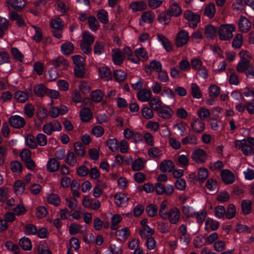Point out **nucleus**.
<instances>
[{"label": "nucleus", "instance_id": "obj_1", "mask_svg": "<svg viewBox=\"0 0 254 254\" xmlns=\"http://www.w3.org/2000/svg\"><path fill=\"white\" fill-rule=\"evenodd\" d=\"M235 29V27L233 24H224L221 25L218 31L219 39L224 41L229 40L233 37V32L234 31Z\"/></svg>", "mask_w": 254, "mask_h": 254}, {"label": "nucleus", "instance_id": "obj_2", "mask_svg": "<svg viewBox=\"0 0 254 254\" xmlns=\"http://www.w3.org/2000/svg\"><path fill=\"white\" fill-rule=\"evenodd\" d=\"M236 69L237 71L240 73L245 72L247 77L252 76L254 78V66L248 60L244 59L240 60Z\"/></svg>", "mask_w": 254, "mask_h": 254}, {"label": "nucleus", "instance_id": "obj_3", "mask_svg": "<svg viewBox=\"0 0 254 254\" xmlns=\"http://www.w3.org/2000/svg\"><path fill=\"white\" fill-rule=\"evenodd\" d=\"M180 212L178 208L173 207L168 210L161 218L164 220H169L172 224H176L180 220Z\"/></svg>", "mask_w": 254, "mask_h": 254}, {"label": "nucleus", "instance_id": "obj_4", "mask_svg": "<svg viewBox=\"0 0 254 254\" xmlns=\"http://www.w3.org/2000/svg\"><path fill=\"white\" fill-rule=\"evenodd\" d=\"M8 121L10 126L15 129H21L24 127L26 124L25 119L18 115L11 116Z\"/></svg>", "mask_w": 254, "mask_h": 254}, {"label": "nucleus", "instance_id": "obj_5", "mask_svg": "<svg viewBox=\"0 0 254 254\" xmlns=\"http://www.w3.org/2000/svg\"><path fill=\"white\" fill-rule=\"evenodd\" d=\"M184 16L185 19L189 21V26L193 28L197 26V23L200 20L199 14L194 13L190 10L185 11L184 13Z\"/></svg>", "mask_w": 254, "mask_h": 254}, {"label": "nucleus", "instance_id": "obj_6", "mask_svg": "<svg viewBox=\"0 0 254 254\" xmlns=\"http://www.w3.org/2000/svg\"><path fill=\"white\" fill-rule=\"evenodd\" d=\"M189 39V33L184 30H181L178 33L176 40V45L178 47L185 45Z\"/></svg>", "mask_w": 254, "mask_h": 254}, {"label": "nucleus", "instance_id": "obj_7", "mask_svg": "<svg viewBox=\"0 0 254 254\" xmlns=\"http://www.w3.org/2000/svg\"><path fill=\"white\" fill-rule=\"evenodd\" d=\"M134 54L133 59H131V61L134 63H137L140 60L144 61L148 59L147 53L143 48L136 49Z\"/></svg>", "mask_w": 254, "mask_h": 254}, {"label": "nucleus", "instance_id": "obj_8", "mask_svg": "<svg viewBox=\"0 0 254 254\" xmlns=\"http://www.w3.org/2000/svg\"><path fill=\"white\" fill-rule=\"evenodd\" d=\"M238 26L241 32L246 33L251 29L252 24L247 18L241 16L239 20Z\"/></svg>", "mask_w": 254, "mask_h": 254}, {"label": "nucleus", "instance_id": "obj_9", "mask_svg": "<svg viewBox=\"0 0 254 254\" xmlns=\"http://www.w3.org/2000/svg\"><path fill=\"white\" fill-rule=\"evenodd\" d=\"M191 158L197 163H202L206 158V154L203 150L198 149L192 152Z\"/></svg>", "mask_w": 254, "mask_h": 254}, {"label": "nucleus", "instance_id": "obj_10", "mask_svg": "<svg viewBox=\"0 0 254 254\" xmlns=\"http://www.w3.org/2000/svg\"><path fill=\"white\" fill-rule=\"evenodd\" d=\"M221 176L224 183L226 184H232L235 180L234 174L227 169L221 171Z\"/></svg>", "mask_w": 254, "mask_h": 254}, {"label": "nucleus", "instance_id": "obj_11", "mask_svg": "<svg viewBox=\"0 0 254 254\" xmlns=\"http://www.w3.org/2000/svg\"><path fill=\"white\" fill-rule=\"evenodd\" d=\"M218 30L213 25H206L204 28V35L206 37L214 39L216 37Z\"/></svg>", "mask_w": 254, "mask_h": 254}, {"label": "nucleus", "instance_id": "obj_12", "mask_svg": "<svg viewBox=\"0 0 254 254\" xmlns=\"http://www.w3.org/2000/svg\"><path fill=\"white\" fill-rule=\"evenodd\" d=\"M159 168L162 172H171L175 168V164L172 161L166 160L160 163Z\"/></svg>", "mask_w": 254, "mask_h": 254}, {"label": "nucleus", "instance_id": "obj_13", "mask_svg": "<svg viewBox=\"0 0 254 254\" xmlns=\"http://www.w3.org/2000/svg\"><path fill=\"white\" fill-rule=\"evenodd\" d=\"M152 93L151 90L147 89H141L137 94L138 99L141 102H147L151 99Z\"/></svg>", "mask_w": 254, "mask_h": 254}, {"label": "nucleus", "instance_id": "obj_14", "mask_svg": "<svg viewBox=\"0 0 254 254\" xmlns=\"http://www.w3.org/2000/svg\"><path fill=\"white\" fill-rule=\"evenodd\" d=\"M115 201L118 206L127 205L129 199L124 193H116L114 195Z\"/></svg>", "mask_w": 254, "mask_h": 254}, {"label": "nucleus", "instance_id": "obj_15", "mask_svg": "<svg viewBox=\"0 0 254 254\" xmlns=\"http://www.w3.org/2000/svg\"><path fill=\"white\" fill-rule=\"evenodd\" d=\"M80 116L82 122H88L92 118L90 109L87 107L82 108L80 111Z\"/></svg>", "mask_w": 254, "mask_h": 254}, {"label": "nucleus", "instance_id": "obj_16", "mask_svg": "<svg viewBox=\"0 0 254 254\" xmlns=\"http://www.w3.org/2000/svg\"><path fill=\"white\" fill-rule=\"evenodd\" d=\"M154 233V230L149 226H144L143 227H141L139 231V234L142 239H147L149 237H151Z\"/></svg>", "mask_w": 254, "mask_h": 254}, {"label": "nucleus", "instance_id": "obj_17", "mask_svg": "<svg viewBox=\"0 0 254 254\" xmlns=\"http://www.w3.org/2000/svg\"><path fill=\"white\" fill-rule=\"evenodd\" d=\"M6 3L17 11L21 10L25 5V2L23 0H7Z\"/></svg>", "mask_w": 254, "mask_h": 254}, {"label": "nucleus", "instance_id": "obj_18", "mask_svg": "<svg viewBox=\"0 0 254 254\" xmlns=\"http://www.w3.org/2000/svg\"><path fill=\"white\" fill-rule=\"evenodd\" d=\"M173 114L172 110L168 107L163 106L158 111V115L164 119H169Z\"/></svg>", "mask_w": 254, "mask_h": 254}, {"label": "nucleus", "instance_id": "obj_19", "mask_svg": "<svg viewBox=\"0 0 254 254\" xmlns=\"http://www.w3.org/2000/svg\"><path fill=\"white\" fill-rule=\"evenodd\" d=\"M151 68L158 71L162 69V64L160 62L156 60H152L150 62L149 65H146L145 66V70L146 72L151 73Z\"/></svg>", "mask_w": 254, "mask_h": 254}, {"label": "nucleus", "instance_id": "obj_20", "mask_svg": "<svg viewBox=\"0 0 254 254\" xmlns=\"http://www.w3.org/2000/svg\"><path fill=\"white\" fill-rule=\"evenodd\" d=\"M51 62L56 68L57 67L64 68L67 66L68 64L67 61L63 57H59L55 59H53Z\"/></svg>", "mask_w": 254, "mask_h": 254}, {"label": "nucleus", "instance_id": "obj_21", "mask_svg": "<svg viewBox=\"0 0 254 254\" xmlns=\"http://www.w3.org/2000/svg\"><path fill=\"white\" fill-rule=\"evenodd\" d=\"M60 164L55 158H50L47 164V170L50 172H54L58 170Z\"/></svg>", "mask_w": 254, "mask_h": 254}, {"label": "nucleus", "instance_id": "obj_22", "mask_svg": "<svg viewBox=\"0 0 254 254\" xmlns=\"http://www.w3.org/2000/svg\"><path fill=\"white\" fill-rule=\"evenodd\" d=\"M216 12L215 7L214 3L210 2L204 8V15L209 18L214 16Z\"/></svg>", "mask_w": 254, "mask_h": 254}, {"label": "nucleus", "instance_id": "obj_23", "mask_svg": "<svg viewBox=\"0 0 254 254\" xmlns=\"http://www.w3.org/2000/svg\"><path fill=\"white\" fill-rule=\"evenodd\" d=\"M167 11L168 14H169L170 16H178L182 12L181 8L176 2L171 5L170 8L167 10Z\"/></svg>", "mask_w": 254, "mask_h": 254}, {"label": "nucleus", "instance_id": "obj_24", "mask_svg": "<svg viewBox=\"0 0 254 254\" xmlns=\"http://www.w3.org/2000/svg\"><path fill=\"white\" fill-rule=\"evenodd\" d=\"M114 54L112 55V59L114 63L117 65H120L122 64L124 57L122 53L119 50H113Z\"/></svg>", "mask_w": 254, "mask_h": 254}, {"label": "nucleus", "instance_id": "obj_25", "mask_svg": "<svg viewBox=\"0 0 254 254\" xmlns=\"http://www.w3.org/2000/svg\"><path fill=\"white\" fill-rule=\"evenodd\" d=\"M47 91V88L43 84L35 85L33 87L34 94L39 97H43L46 94Z\"/></svg>", "mask_w": 254, "mask_h": 254}, {"label": "nucleus", "instance_id": "obj_26", "mask_svg": "<svg viewBox=\"0 0 254 254\" xmlns=\"http://www.w3.org/2000/svg\"><path fill=\"white\" fill-rule=\"evenodd\" d=\"M101 77L106 80H109L112 77V72L107 67L102 66L99 69Z\"/></svg>", "mask_w": 254, "mask_h": 254}, {"label": "nucleus", "instance_id": "obj_27", "mask_svg": "<svg viewBox=\"0 0 254 254\" xmlns=\"http://www.w3.org/2000/svg\"><path fill=\"white\" fill-rule=\"evenodd\" d=\"M88 24L89 28L93 31H97L99 28V23L93 15L88 16Z\"/></svg>", "mask_w": 254, "mask_h": 254}, {"label": "nucleus", "instance_id": "obj_28", "mask_svg": "<svg viewBox=\"0 0 254 254\" xmlns=\"http://www.w3.org/2000/svg\"><path fill=\"white\" fill-rule=\"evenodd\" d=\"M74 45L70 42H66L61 46V51L64 55H69L74 50Z\"/></svg>", "mask_w": 254, "mask_h": 254}, {"label": "nucleus", "instance_id": "obj_29", "mask_svg": "<svg viewBox=\"0 0 254 254\" xmlns=\"http://www.w3.org/2000/svg\"><path fill=\"white\" fill-rule=\"evenodd\" d=\"M191 128L193 131L197 132H202L204 128V124L198 120H194L191 124Z\"/></svg>", "mask_w": 254, "mask_h": 254}, {"label": "nucleus", "instance_id": "obj_30", "mask_svg": "<svg viewBox=\"0 0 254 254\" xmlns=\"http://www.w3.org/2000/svg\"><path fill=\"white\" fill-rule=\"evenodd\" d=\"M149 105L152 109L157 112L163 106L160 99L155 97L150 99Z\"/></svg>", "mask_w": 254, "mask_h": 254}, {"label": "nucleus", "instance_id": "obj_31", "mask_svg": "<svg viewBox=\"0 0 254 254\" xmlns=\"http://www.w3.org/2000/svg\"><path fill=\"white\" fill-rule=\"evenodd\" d=\"M145 162V161L142 158H138L132 162L131 168L134 171L141 170L144 168Z\"/></svg>", "mask_w": 254, "mask_h": 254}, {"label": "nucleus", "instance_id": "obj_32", "mask_svg": "<svg viewBox=\"0 0 254 254\" xmlns=\"http://www.w3.org/2000/svg\"><path fill=\"white\" fill-rule=\"evenodd\" d=\"M146 5L143 1L133 2L129 5L132 11H141L145 9Z\"/></svg>", "mask_w": 254, "mask_h": 254}, {"label": "nucleus", "instance_id": "obj_33", "mask_svg": "<svg viewBox=\"0 0 254 254\" xmlns=\"http://www.w3.org/2000/svg\"><path fill=\"white\" fill-rule=\"evenodd\" d=\"M158 39L162 42L164 47L167 52H170L172 49V46L169 40L163 35L158 34Z\"/></svg>", "mask_w": 254, "mask_h": 254}, {"label": "nucleus", "instance_id": "obj_34", "mask_svg": "<svg viewBox=\"0 0 254 254\" xmlns=\"http://www.w3.org/2000/svg\"><path fill=\"white\" fill-rule=\"evenodd\" d=\"M10 19L12 21H16V24L19 27L25 26V22L22 17L15 11L10 12Z\"/></svg>", "mask_w": 254, "mask_h": 254}, {"label": "nucleus", "instance_id": "obj_35", "mask_svg": "<svg viewBox=\"0 0 254 254\" xmlns=\"http://www.w3.org/2000/svg\"><path fill=\"white\" fill-rule=\"evenodd\" d=\"M19 244L24 251H29L32 248L31 241L28 238L23 237L19 240Z\"/></svg>", "mask_w": 254, "mask_h": 254}, {"label": "nucleus", "instance_id": "obj_36", "mask_svg": "<svg viewBox=\"0 0 254 254\" xmlns=\"http://www.w3.org/2000/svg\"><path fill=\"white\" fill-rule=\"evenodd\" d=\"M14 98L20 103L25 102L28 99V94L22 91H18L14 93Z\"/></svg>", "mask_w": 254, "mask_h": 254}, {"label": "nucleus", "instance_id": "obj_37", "mask_svg": "<svg viewBox=\"0 0 254 254\" xmlns=\"http://www.w3.org/2000/svg\"><path fill=\"white\" fill-rule=\"evenodd\" d=\"M191 94L194 98L199 99L202 96L199 87L196 83H192L190 87Z\"/></svg>", "mask_w": 254, "mask_h": 254}, {"label": "nucleus", "instance_id": "obj_38", "mask_svg": "<svg viewBox=\"0 0 254 254\" xmlns=\"http://www.w3.org/2000/svg\"><path fill=\"white\" fill-rule=\"evenodd\" d=\"M97 17L99 21L103 24H107L109 22L108 12L103 9H100L98 12Z\"/></svg>", "mask_w": 254, "mask_h": 254}, {"label": "nucleus", "instance_id": "obj_39", "mask_svg": "<svg viewBox=\"0 0 254 254\" xmlns=\"http://www.w3.org/2000/svg\"><path fill=\"white\" fill-rule=\"evenodd\" d=\"M74 148L76 154L79 156H83L85 153V148L83 144L77 141L74 144Z\"/></svg>", "mask_w": 254, "mask_h": 254}, {"label": "nucleus", "instance_id": "obj_40", "mask_svg": "<svg viewBox=\"0 0 254 254\" xmlns=\"http://www.w3.org/2000/svg\"><path fill=\"white\" fill-rule=\"evenodd\" d=\"M90 97L93 101L99 102L102 100L103 97V93L100 90H96L91 92Z\"/></svg>", "mask_w": 254, "mask_h": 254}, {"label": "nucleus", "instance_id": "obj_41", "mask_svg": "<svg viewBox=\"0 0 254 254\" xmlns=\"http://www.w3.org/2000/svg\"><path fill=\"white\" fill-rule=\"evenodd\" d=\"M145 211L149 217H152L156 215L158 207L154 204H150L146 206Z\"/></svg>", "mask_w": 254, "mask_h": 254}, {"label": "nucleus", "instance_id": "obj_42", "mask_svg": "<svg viewBox=\"0 0 254 254\" xmlns=\"http://www.w3.org/2000/svg\"><path fill=\"white\" fill-rule=\"evenodd\" d=\"M65 162L71 166H73L77 162V159L72 152H69L66 154Z\"/></svg>", "mask_w": 254, "mask_h": 254}, {"label": "nucleus", "instance_id": "obj_43", "mask_svg": "<svg viewBox=\"0 0 254 254\" xmlns=\"http://www.w3.org/2000/svg\"><path fill=\"white\" fill-rule=\"evenodd\" d=\"M106 145L112 151H116L119 147L118 141L116 138H110L106 141Z\"/></svg>", "mask_w": 254, "mask_h": 254}, {"label": "nucleus", "instance_id": "obj_44", "mask_svg": "<svg viewBox=\"0 0 254 254\" xmlns=\"http://www.w3.org/2000/svg\"><path fill=\"white\" fill-rule=\"evenodd\" d=\"M25 189V185L24 182L21 180H18L15 182L14 185V190L17 194H21L24 192Z\"/></svg>", "mask_w": 254, "mask_h": 254}, {"label": "nucleus", "instance_id": "obj_45", "mask_svg": "<svg viewBox=\"0 0 254 254\" xmlns=\"http://www.w3.org/2000/svg\"><path fill=\"white\" fill-rule=\"evenodd\" d=\"M252 206V202L250 200H244L242 201V209L245 214H248L251 212Z\"/></svg>", "mask_w": 254, "mask_h": 254}, {"label": "nucleus", "instance_id": "obj_46", "mask_svg": "<svg viewBox=\"0 0 254 254\" xmlns=\"http://www.w3.org/2000/svg\"><path fill=\"white\" fill-rule=\"evenodd\" d=\"M154 17L155 15L154 13L151 11L144 12L141 15L142 20L145 22L149 23H151L153 21Z\"/></svg>", "mask_w": 254, "mask_h": 254}, {"label": "nucleus", "instance_id": "obj_47", "mask_svg": "<svg viewBox=\"0 0 254 254\" xmlns=\"http://www.w3.org/2000/svg\"><path fill=\"white\" fill-rule=\"evenodd\" d=\"M26 142L27 145L31 149H35L37 147L35 137L33 134H29L26 136Z\"/></svg>", "mask_w": 254, "mask_h": 254}, {"label": "nucleus", "instance_id": "obj_48", "mask_svg": "<svg viewBox=\"0 0 254 254\" xmlns=\"http://www.w3.org/2000/svg\"><path fill=\"white\" fill-rule=\"evenodd\" d=\"M114 77L117 81H123L127 78V74L122 70H116L114 71Z\"/></svg>", "mask_w": 254, "mask_h": 254}, {"label": "nucleus", "instance_id": "obj_49", "mask_svg": "<svg viewBox=\"0 0 254 254\" xmlns=\"http://www.w3.org/2000/svg\"><path fill=\"white\" fill-rule=\"evenodd\" d=\"M183 144H196L197 143V137L195 135L190 134L188 136L182 140Z\"/></svg>", "mask_w": 254, "mask_h": 254}, {"label": "nucleus", "instance_id": "obj_50", "mask_svg": "<svg viewBox=\"0 0 254 254\" xmlns=\"http://www.w3.org/2000/svg\"><path fill=\"white\" fill-rule=\"evenodd\" d=\"M243 44V35L241 34H237L233 39L232 46L235 49H238L241 47Z\"/></svg>", "mask_w": 254, "mask_h": 254}, {"label": "nucleus", "instance_id": "obj_51", "mask_svg": "<svg viewBox=\"0 0 254 254\" xmlns=\"http://www.w3.org/2000/svg\"><path fill=\"white\" fill-rule=\"evenodd\" d=\"M48 202L55 206H58L61 203V199L58 194L51 193L48 197Z\"/></svg>", "mask_w": 254, "mask_h": 254}, {"label": "nucleus", "instance_id": "obj_52", "mask_svg": "<svg viewBox=\"0 0 254 254\" xmlns=\"http://www.w3.org/2000/svg\"><path fill=\"white\" fill-rule=\"evenodd\" d=\"M50 25L53 29H63L64 22L60 17H57L51 21Z\"/></svg>", "mask_w": 254, "mask_h": 254}, {"label": "nucleus", "instance_id": "obj_53", "mask_svg": "<svg viewBox=\"0 0 254 254\" xmlns=\"http://www.w3.org/2000/svg\"><path fill=\"white\" fill-rule=\"evenodd\" d=\"M10 166V169L13 172L19 173L22 171V164L18 161H11Z\"/></svg>", "mask_w": 254, "mask_h": 254}, {"label": "nucleus", "instance_id": "obj_54", "mask_svg": "<svg viewBox=\"0 0 254 254\" xmlns=\"http://www.w3.org/2000/svg\"><path fill=\"white\" fill-rule=\"evenodd\" d=\"M148 154L153 158H159L162 155L161 150L157 147H152L148 150Z\"/></svg>", "mask_w": 254, "mask_h": 254}, {"label": "nucleus", "instance_id": "obj_55", "mask_svg": "<svg viewBox=\"0 0 254 254\" xmlns=\"http://www.w3.org/2000/svg\"><path fill=\"white\" fill-rule=\"evenodd\" d=\"M207 170L204 168H201L198 172V180L200 183H203L208 177Z\"/></svg>", "mask_w": 254, "mask_h": 254}, {"label": "nucleus", "instance_id": "obj_56", "mask_svg": "<svg viewBox=\"0 0 254 254\" xmlns=\"http://www.w3.org/2000/svg\"><path fill=\"white\" fill-rule=\"evenodd\" d=\"M236 214V209L235 205L233 204H230L226 211V216L228 219H231L235 217Z\"/></svg>", "mask_w": 254, "mask_h": 254}, {"label": "nucleus", "instance_id": "obj_57", "mask_svg": "<svg viewBox=\"0 0 254 254\" xmlns=\"http://www.w3.org/2000/svg\"><path fill=\"white\" fill-rule=\"evenodd\" d=\"M153 109L148 107H143L141 110L142 116L146 119H150L153 117L154 112Z\"/></svg>", "mask_w": 254, "mask_h": 254}, {"label": "nucleus", "instance_id": "obj_58", "mask_svg": "<svg viewBox=\"0 0 254 254\" xmlns=\"http://www.w3.org/2000/svg\"><path fill=\"white\" fill-rule=\"evenodd\" d=\"M75 67L84 66L85 59L80 55H74L72 57Z\"/></svg>", "mask_w": 254, "mask_h": 254}, {"label": "nucleus", "instance_id": "obj_59", "mask_svg": "<svg viewBox=\"0 0 254 254\" xmlns=\"http://www.w3.org/2000/svg\"><path fill=\"white\" fill-rule=\"evenodd\" d=\"M209 93L211 98H215L220 94V88L216 85H211L209 87Z\"/></svg>", "mask_w": 254, "mask_h": 254}, {"label": "nucleus", "instance_id": "obj_60", "mask_svg": "<svg viewBox=\"0 0 254 254\" xmlns=\"http://www.w3.org/2000/svg\"><path fill=\"white\" fill-rule=\"evenodd\" d=\"M32 27L34 28L35 31V34L32 38L35 42L39 43L43 38L42 30L40 28L36 26H33Z\"/></svg>", "mask_w": 254, "mask_h": 254}, {"label": "nucleus", "instance_id": "obj_61", "mask_svg": "<svg viewBox=\"0 0 254 254\" xmlns=\"http://www.w3.org/2000/svg\"><path fill=\"white\" fill-rule=\"evenodd\" d=\"M122 220V217L119 214L114 215L111 220V226L112 230H115L118 229L117 224L119 223Z\"/></svg>", "mask_w": 254, "mask_h": 254}, {"label": "nucleus", "instance_id": "obj_62", "mask_svg": "<svg viewBox=\"0 0 254 254\" xmlns=\"http://www.w3.org/2000/svg\"><path fill=\"white\" fill-rule=\"evenodd\" d=\"M104 52V44L102 42H96L94 45V53L99 55Z\"/></svg>", "mask_w": 254, "mask_h": 254}, {"label": "nucleus", "instance_id": "obj_63", "mask_svg": "<svg viewBox=\"0 0 254 254\" xmlns=\"http://www.w3.org/2000/svg\"><path fill=\"white\" fill-rule=\"evenodd\" d=\"M179 68L183 71H188L190 69V64L187 60H183L179 63Z\"/></svg>", "mask_w": 254, "mask_h": 254}, {"label": "nucleus", "instance_id": "obj_64", "mask_svg": "<svg viewBox=\"0 0 254 254\" xmlns=\"http://www.w3.org/2000/svg\"><path fill=\"white\" fill-rule=\"evenodd\" d=\"M110 249L112 254H122L123 252L122 247L118 243L110 245Z\"/></svg>", "mask_w": 254, "mask_h": 254}]
</instances>
